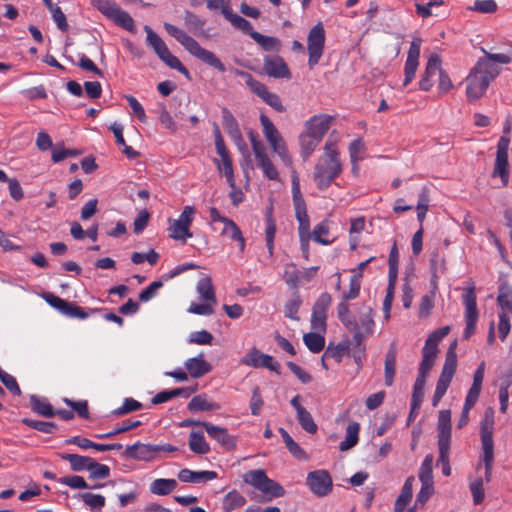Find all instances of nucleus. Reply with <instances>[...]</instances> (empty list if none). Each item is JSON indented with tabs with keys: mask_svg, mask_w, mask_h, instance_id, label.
Here are the masks:
<instances>
[{
	"mask_svg": "<svg viewBox=\"0 0 512 512\" xmlns=\"http://www.w3.org/2000/svg\"><path fill=\"white\" fill-rule=\"evenodd\" d=\"M485 56L479 58L467 75L466 97L469 102H474L486 93L490 83L499 75V64H508L511 57L503 53H488L483 50Z\"/></svg>",
	"mask_w": 512,
	"mask_h": 512,
	"instance_id": "obj_1",
	"label": "nucleus"
},
{
	"mask_svg": "<svg viewBox=\"0 0 512 512\" xmlns=\"http://www.w3.org/2000/svg\"><path fill=\"white\" fill-rule=\"evenodd\" d=\"M341 172L342 163L337 145L328 140L324 145V153L318 158L313 171L317 188L321 191L326 190Z\"/></svg>",
	"mask_w": 512,
	"mask_h": 512,
	"instance_id": "obj_2",
	"label": "nucleus"
},
{
	"mask_svg": "<svg viewBox=\"0 0 512 512\" xmlns=\"http://www.w3.org/2000/svg\"><path fill=\"white\" fill-rule=\"evenodd\" d=\"M164 28L170 36L178 41L195 58L220 72L226 71L225 65L213 52L201 47L200 44L184 30L170 23H164Z\"/></svg>",
	"mask_w": 512,
	"mask_h": 512,
	"instance_id": "obj_3",
	"label": "nucleus"
},
{
	"mask_svg": "<svg viewBox=\"0 0 512 512\" xmlns=\"http://www.w3.org/2000/svg\"><path fill=\"white\" fill-rule=\"evenodd\" d=\"M511 129V120L510 117H507L503 125V135L497 143L496 158L492 174L493 177H500L503 186H507L509 182L508 150L510 145Z\"/></svg>",
	"mask_w": 512,
	"mask_h": 512,
	"instance_id": "obj_4",
	"label": "nucleus"
},
{
	"mask_svg": "<svg viewBox=\"0 0 512 512\" xmlns=\"http://www.w3.org/2000/svg\"><path fill=\"white\" fill-rule=\"evenodd\" d=\"M210 227L238 243L240 252H244L246 241L239 226L230 218L222 216L216 207L209 208Z\"/></svg>",
	"mask_w": 512,
	"mask_h": 512,
	"instance_id": "obj_5",
	"label": "nucleus"
},
{
	"mask_svg": "<svg viewBox=\"0 0 512 512\" xmlns=\"http://www.w3.org/2000/svg\"><path fill=\"white\" fill-rule=\"evenodd\" d=\"M146 32V44L153 49L156 55L170 68L177 70L186 77H189L188 69L181 61L171 54L165 42L161 37L148 25L144 26Z\"/></svg>",
	"mask_w": 512,
	"mask_h": 512,
	"instance_id": "obj_6",
	"label": "nucleus"
},
{
	"mask_svg": "<svg viewBox=\"0 0 512 512\" xmlns=\"http://www.w3.org/2000/svg\"><path fill=\"white\" fill-rule=\"evenodd\" d=\"M243 481L267 496V500L282 497L285 489L273 479H270L263 469L247 471L243 475Z\"/></svg>",
	"mask_w": 512,
	"mask_h": 512,
	"instance_id": "obj_7",
	"label": "nucleus"
},
{
	"mask_svg": "<svg viewBox=\"0 0 512 512\" xmlns=\"http://www.w3.org/2000/svg\"><path fill=\"white\" fill-rule=\"evenodd\" d=\"M238 74L244 78L245 83L249 89L258 97H260L263 102H265L277 112H285L286 108L282 104L281 98L276 93L270 92L264 83L255 79L248 72L239 71Z\"/></svg>",
	"mask_w": 512,
	"mask_h": 512,
	"instance_id": "obj_8",
	"label": "nucleus"
},
{
	"mask_svg": "<svg viewBox=\"0 0 512 512\" xmlns=\"http://www.w3.org/2000/svg\"><path fill=\"white\" fill-rule=\"evenodd\" d=\"M354 329H347L353 334V343L361 347L364 339L374 332L375 322L373 309L370 306H363L359 311V319H352Z\"/></svg>",
	"mask_w": 512,
	"mask_h": 512,
	"instance_id": "obj_9",
	"label": "nucleus"
},
{
	"mask_svg": "<svg viewBox=\"0 0 512 512\" xmlns=\"http://www.w3.org/2000/svg\"><path fill=\"white\" fill-rule=\"evenodd\" d=\"M463 305L465 307V330L464 338L469 339L476 330V325L479 317L477 310V298L475 293L474 282H470V285L464 289L462 295Z\"/></svg>",
	"mask_w": 512,
	"mask_h": 512,
	"instance_id": "obj_10",
	"label": "nucleus"
},
{
	"mask_svg": "<svg viewBox=\"0 0 512 512\" xmlns=\"http://www.w3.org/2000/svg\"><path fill=\"white\" fill-rule=\"evenodd\" d=\"M325 29L322 22L314 25L307 36V49H308V65L313 68L317 65L323 55L325 46Z\"/></svg>",
	"mask_w": 512,
	"mask_h": 512,
	"instance_id": "obj_11",
	"label": "nucleus"
},
{
	"mask_svg": "<svg viewBox=\"0 0 512 512\" xmlns=\"http://www.w3.org/2000/svg\"><path fill=\"white\" fill-rule=\"evenodd\" d=\"M456 342L452 343L446 353L442 372L437 380L434 393L444 396L453 379L457 368Z\"/></svg>",
	"mask_w": 512,
	"mask_h": 512,
	"instance_id": "obj_12",
	"label": "nucleus"
},
{
	"mask_svg": "<svg viewBox=\"0 0 512 512\" xmlns=\"http://www.w3.org/2000/svg\"><path fill=\"white\" fill-rule=\"evenodd\" d=\"M215 147H216V151H217L218 155L221 158L220 161L217 159L215 160V162L217 164L218 171L220 173L224 174L228 184L232 188H234L235 187V179H234L232 160H231L229 152L226 148V145L224 143V140H223L218 128L215 131Z\"/></svg>",
	"mask_w": 512,
	"mask_h": 512,
	"instance_id": "obj_13",
	"label": "nucleus"
},
{
	"mask_svg": "<svg viewBox=\"0 0 512 512\" xmlns=\"http://www.w3.org/2000/svg\"><path fill=\"white\" fill-rule=\"evenodd\" d=\"M243 365L253 368H266L280 374L281 365L272 356L262 353L257 348L250 349L241 359Z\"/></svg>",
	"mask_w": 512,
	"mask_h": 512,
	"instance_id": "obj_14",
	"label": "nucleus"
},
{
	"mask_svg": "<svg viewBox=\"0 0 512 512\" xmlns=\"http://www.w3.org/2000/svg\"><path fill=\"white\" fill-rule=\"evenodd\" d=\"M318 269V266H312L300 271L296 264L288 263L284 269V280L290 288L297 289L300 285L310 282Z\"/></svg>",
	"mask_w": 512,
	"mask_h": 512,
	"instance_id": "obj_15",
	"label": "nucleus"
},
{
	"mask_svg": "<svg viewBox=\"0 0 512 512\" xmlns=\"http://www.w3.org/2000/svg\"><path fill=\"white\" fill-rule=\"evenodd\" d=\"M306 483L311 492L319 497L328 495L332 490V478L327 470L309 472Z\"/></svg>",
	"mask_w": 512,
	"mask_h": 512,
	"instance_id": "obj_16",
	"label": "nucleus"
},
{
	"mask_svg": "<svg viewBox=\"0 0 512 512\" xmlns=\"http://www.w3.org/2000/svg\"><path fill=\"white\" fill-rule=\"evenodd\" d=\"M421 44L422 40L418 37L413 38L411 41L404 65V87L408 86L415 78L419 66Z\"/></svg>",
	"mask_w": 512,
	"mask_h": 512,
	"instance_id": "obj_17",
	"label": "nucleus"
},
{
	"mask_svg": "<svg viewBox=\"0 0 512 512\" xmlns=\"http://www.w3.org/2000/svg\"><path fill=\"white\" fill-rule=\"evenodd\" d=\"M494 412L488 408L480 422V438L482 452L494 451Z\"/></svg>",
	"mask_w": 512,
	"mask_h": 512,
	"instance_id": "obj_18",
	"label": "nucleus"
},
{
	"mask_svg": "<svg viewBox=\"0 0 512 512\" xmlns=\"http://www.w3.org/2000/svg\"><path fill=\"white\" fill-rule=\"evenodd\" d=\"M441 58L437 54H431L426 63L425 71L419 81V89L425 92L431 90L434 85V78L440 72Z\"/></svg>",
	"mask_w": 512,
	"mask_h": 512,
	"instance_id": "obj_19",
	"label": "nucleus"
},
{
	"mask_svg": "<svg viewBox=\"0 0 512 512\" xmlns=\"http://www.w3.org/2000/svg\"><path fill=\"white\" fill-rule=\"evenodd\" d=\"M333 120L334 117L327 114L314 115L305 122V131L322 140Z\"/></svg>",
	"mask_w": 512,
	"mask_h": 512,
	"instance_id": "obj_20",
	"label": "nucleus"
},
{
	"mask_svg": "<svg viewBox=\"0 0 512 512\" xmlns=\"http://www.w3.org/2000/svg\"><path fill=\"white\" fill-rule=\"evenodd\" d=\"M263 68L269 77L291 78L289 67L280 56H267L264 58Z\"/></svg>",
	"mask_w": 512,
	"mask_h": 512,
	"instance_id": "obj_21",
	"label": "nucleus"
},
{
	"mask_svg": "<svg viewBox=\"0 0 512 512\" xmlns=\"http://www.w3.org/2000/svg\"><path fill=\"white\" fill-rule=\"evenodd\" d=\"M300 399V395H296L290 401V404L296 410L298 423L307 433L315 434L318 430L317 424L310 412L301 405Z\"/></svg>",
	"mask_w": 512,
	"mask_h": 512,
	"instance_id": "obj_22",
	"label": "nucleus"
},
{
	"mask_svg": "<svg viewBox=\"0 0 512 512\" xmlns=\"http://www.w3.org/2000/svg\"><path fill=\"white\" fill-rule=\"evenodd\" d=\"M124 453L127 457L136 460L150 461L156 457L157 448L156 444H144L136 442L133 445L127 446Z\"/></svg>",
	"mask_w": 512,
	"mask_h": 512,
	"instance_id": "obj_23",
	"label": "nucleus"
},
{
	"mask_svg": "<svg viewBox=\"0 0 512 512\" xmlns=\"http://www.w3.org/2000/svg\"><path fill=\"white\" fill-rule=\"evenodd\" d=\"M203 427L211 438L227 450H232L236 447L235 438L228 433L226 428L215 426L211 423H204Z\"/></svg>",
	"mask_w": 512,
	"mask_h": 512,
	"instance_id": "obj_24",
	"label": "nucleus"
},
{
	"mask_svg": "<svg viewBox=\"0 0 512 512\" xmlns=\"http://www.w3.org/2000/svg\"><path fill=\"white\" fill-rule=\"evenodd\" d=\"M398 350L395 343H391L384 359V383L387 387H391L394 383L396 374Z\"/></svg>",
	"mask_w": 512,
	"mask_h": 512,
	"instance_id": "obj_25",
	"label": "nucleus"
},
{
	"mask_svg": "<svg viewBox=\"0 0 512 512\" xmlns=\"http://www.w3.org/2000/svg\"><path fill=\"white\" fill-rule=\"evenodd\" d=\"M437 444H451V412L450 410H441L438 415L437 423Z\"/></svg>",
	"mask_w": 512,
	"mask_h": 512,
	"instance_id": "obj_26",
	"label": "nucleus"
},
{
	"mask_svg": "<svg viewBox=\"0 0 512 512\" xmlns=\"http://www.w3.org/2000/svg\"><path fill=\"white\" fill-rule=\"evenodd\" d=\"M184 365L193 378H200L212 369L211 365L204 359L203 354L187 359Z\"/></svg>",
	"mask_w": 512,
	"mask_h": 512,
	"instance_id": "obj_27",
	"label": "nucleus"
},
{
	"mask_svg": "<svg viewBox=\"0 0 512 512\" xmlns=\"http://www.w3.org/2000/svg\"><path fill=\"white\" fill-rule=\"evenodd\" d=\"M217 477L214 471H192L190 469H182L178 473V478L184 483H200L203 481H210Z\"/></svg>",
	"mask_w": 512,
	"mask_h": 512,
	"instance_id": "obj_28",
	"label": "nucleus"
},
{
	"mask_svg": "<svg viewBox=\"0 0 512 512\" xmlns=\"http://www.w3.org/2000/svg\"><path fill=\"white\" fill-rule=\"evenodd\" d=\"M187 408L190 412L215 411L220 409V404L210 400L206 394H199L189 401Z\"/></svg>",
	"mask_w": 512,
	"mask_h": 512,
	"instance_id": "obj_29",
	"label": "nucleus"
},
{
	"mask_svg": "<svg viewBox=\"0 0 512 512\" xmlns=\"http://www.w3.org/2000/svg\"><path fill=\"white\" fill-rule=\"evenodd\" d=\"M196 390H197V385H195L194 387H183V388H175L172 390H164V391L157 393L152 398V403L155 405L165 403L175 397L182 396V395L185 397H189Z\"/></svg>",
	"mask_w": 512,
	"mask_h": 512,
	"instance_id": "obj_30",
	"label": "nucleus"
},
{
	"mask_svg": "<svg viewBox=\"0 0 512 512\" xmlns=\"http://www.w3.org/2000/svg\"><path fill=\"white\" fill-rule=\"evenodd\" d=\"M58 456L65 461H68L72 471L80 472L89 470L93 458L71 453H59Z\"/></svg>",
	"mask_w": 512,
	"mask_h": 512,
	"instance_id": "obj_31",
	"label": "nucleus"
},
{
	"mask_svg": "<svg viewBox=\"0 0 512 512\" xmlns=\"http://www.w3.org/2000/svg\"><path fill=\"white\" fill-rule=\"evenodd\" d=\"M321 141V139L317 138L314 135H310V133L304 130L299 136L302 158L304 160L309 158Z\"/></svg>",
	"mask_w": 512,
	"mask_h": 512,
	"instance_id": "obj_32",
	"label": "nucleus"
},
{
	"mask_svg": "<svg viewBox=\"0 0 512 512\" xmlns=\"http://www.w3.org/2000/svg\"><path fill=\"white\" fill-rule=\"evenodd\" d=\"M178 482L175 479L158 478L150 484V492L154 495L165 496L177 488Z\"/></svg>",
	"mask_w": 512,
	"mask_h": 512,
	"instance_id": "obj_33",
	"label": "nucleus"
},
{
	"mask_svg": "<svg viewBox=\"0 0 512 512\" xmlns=\"http://www.w3.org/2000/svg\"><path fill=\"white\" fill-rule=\"evenodd\" d=\"M265 222H266V228H265L266 247H267L269 256L273 257L274 238H275L277 227H276V222L273 218L272 208L267 210V212L265 214Z\"/></svg>",
	"mask_w": 512,
	"mask_h": 512,
	"instance_id": "obj_34",
	"label": "nucleus"
},
{
	"mask_svg": "<svg viewBox=\"0 0 512 512\" xmlns=\"http://www.w3.org/2000/svg\"><path fill=\"white\" fill-rule=\"evenodd\" d=\"M330 235V221L328 219L322 220L315 225L311 232V238L318 244L330 245L334 239H329Z\"/></svg>",
	"mask_w": 512,
	"mask_h": 512,
	"instance_id": "obj_35",
	"label": "nucleus"
},
{
	"mask_svg": "<svg viewBox=\"0 0 512 512\" xmlns=\"http://www.w3.org/2000/svg\"><path fill=\"white\" fill-rule=\"evenodd\" d=\"M267 142L272 151L280 157L285 165L290 166L292 164V159L289 155L286 142L282 135L272 138Z\"/></svg>",
	"mask_w": 512,
	"mask_h": 512,
	"instance_id": "obj_36",
	"label": "nucleus"
},
{
	"mask_svg": "<svg viewBox=\"0 0 512 512\" xmlns=\"http://www.w3.org/2000/svg\"><path fill=\"white\" fill-rule=\"evenodd\" d=\"M197 292L200 298L206 302H212V304H217L215 289L210 277L201 278L196 286Z\"/></svg>",
	"mask_w": 512,
	"mask_h": 512,
	"instance_id": "obj_37",
	"label": "nucleus"
},
{
	"mask_svg": "<svg viewBox=\"0 0 512 512\" xmlns=\"http://www.w3.org/2000/svg\"><path fill=\"white\" fill-rule=\"evenodd\" d=\"M360 425L358 422H351L346 428L345 439L340 442V451H347L354 447L359 441Z\"/></svg>",
	"mask_w": 512,
	"mask_h": 512,
	"instance_id": "obj_38",
	"label": "nucleus"
},
{
	"mask_svg": "<svg viewBox=\"0 0 512 512\" xmlns=\"http://www.w3.org/2000/svg\"><path fill=\"white\" fill-rule=\"evenodd\" d=\"M30 406L32 411L40 416L50 418L55 415V410L52 405L46 399L40 398L36 395H31Z\"/></svg>",
	"mask_w": 512,
	"mask_h": 512,
	"instance_id": "obj_39",
	"label": "nucleus"
},
{
	"mask_svg": "<svg viewBox=\"0 0 512 512\" xmlns=\"http://www.w3.org/2000/svg\"><path fill=\"white\" fill-rule=\"evenodd\" d=\"M189 448L197 454H207L210 451L209 444L206 442L202 432L192 431L189 437Z\"/></svg>",
	"mask_w": 512,
	"mask_h": 512,
	"instance_id": "obj_40",
	"label": "nucleus"
},
{
	"mask_svg": "<svg viewBox=\"0 0 512 512\" xmlns=\"http://www.w3.org/2000/svg\"><path fill=\"white\" fill-rule=\"evenodd\" d=\"M255 159L257 161L258 167L262 169L265 177H267L270 180H279V173L274 164L272 163V161L270 160L267 152L255 157Z\"/></svg>",
	"mask_w": 512,
	"mask_h": 512,
	"instance_id": "obj_41",
	"label": "nucleus"
},
{
	"mask_svg": "<svg viewBox=\"0 0 512 512\" xmlns=\"http://www.w3.org/2000/svg\"><path fill=\"white\" fill-rule=\"evenodd\" d=\"M245 503V497L237 490H232L225 495L222 502V508L225 512H231L242 507Z\"/></svg>",
	"mask_w": 512,
	"mask_h": 512,
	"instance_id": "obj_42",
	"label": "nucleus"
},
{
	"mask_svg": "<svg viewBox=\"0 0 512 512\" xmlns=\"http://www.w3.org/2000/svg\"><path fill=\"white\" fill-rule=\"evenodd\" d=\"M279 433L282 436V439L286 445L288 451L299 460H306L307 454L306 452L296 443L293 438L289 435V433L284 428H279Z\"/></svg>",
	"mask_w": 512,
	"mask_h": 512,
	"instance_id": "obj_43",
	"label": "nucleus"
},
{
	"mask_svg": "<svg viewBox=\"0 0 512 512\" xmlns=\"http://www.w3.org/2000/svg\"><path fill=\"white\" fill-rule=\"evenodd\" d=\"M295 217L299 223L298 234L299 235H311L310 232V219L307 214L306 205L294 207Z\"/></svg>",
	"mask_w": 512,
	"mask_h": 512,
	"instance_id": "obj_44",
	"label": "nucleus"
},
{
	"mask_svg": "<svg viewBox=\"0 0 512 512\" xmlns=\"http://www.w3.org/2000/svg\"><path fill=\"white\" fill-rule=\"evenodd\" d=\"M168 231H169V236L172 239L180 240L183 243H185L188 238H191L193 236V234L191 233L190 229L187 226L179 223L176 220H174L170 224Z\"/></svg>",
	"mask_w": 512,
	"mask_h": 512,
	"instance_id": "obj_45",
	"label": "nucleus"
},
{
	"mask_svg": "<svg viewBox=\"0 0 512 512\" xmlns=\"http://www.w3.org/2000/svg\"><path fill=\"white\" fill-rule=\"evenodd\" d=\"M303 342L312 353H319L325 346V338L319 333L314 332L305 334Z\"/></svg>",
	"mask_w": 512,
	"mask_h": 512,
	"instance_id": "obj_46",
	"label": "nucleus"
},
{
	"mask_svg": "<svg viewBox=\"0 0 512 512\" xmlns=\"http://www.w3.org/2000/svg\"><path fill=\"white\" fill-rule=\"evenodd\" d=\"M348 350V344L340 342L336 346L329 344L324 351V360L333 359L340 363Z\"/></svg>",
	"mask_w": 512,
	"mask_h": 512,
	"instance_id": "obj_47",
	"label": "nucleus"
},
{
	"mask_svg": "<svg viewBox=\"0 0 512 512\" xmlns=\"http://www.w3.org/2000/svg\"><path fill=\"white\" fill-rule=\"evenodd\" d=\"M141 425V421L139 420H125L121 425H117L113 430L104 433L95 435L96 438L105 439L112 438L118 434L127 432L129 430L135 429Z\"/></svg>",
	"mask_w": 512,
	"mask_h": 512,
	"instance_id": "obj_48",
	"label": "nucleus"
},
{
	"mask_svg": "<svg viewBox=\"0 0 512 512\" xmlns=\"http://www.w3.org/2000/svg\"><path fill=\"white\" fill-rule=\"evenodd\" d=\"M426 383V377L418 375L413 386L412 393V410H419L421 402L424 396V386Z\"/></svg>",
	"mask_w": 512,
	"mask_h": 512,
	"instance_id": "obj_49",
	"label": "nucleus"
},
{
	"mask_svg": "<svg viewBox=\"0 0 512 512\" xmlns=\"http://www.w3.org/2000/svg\"><path fill=\"white\" fill-rule=\"evenodd\" d=\"M236 29L242 31L245 34H248L252 38V34L257 31L253 30L252 24L246 20L245 18L239 16L233 11L226 18Z\"/></svg>",
	"mask_w": 512,
	"mask_h": 512,
	"instance_id": "obj_50",
	"label": "nucleus"
},
{
	"mask_svg": "<svg viewBox=\"0 0 512 512\" xmlns=\"http://www.w3.org/2000/svg\"><path fill=\"white\" fill-rule=\"evenodd\" d=\"M78 497L89 506L91 510H101L106 503L105 497L100 494H93L90 492L80 493Z\"/></svg>",
	"mask_w": 512,
	"mask_h": 512,
	"instance_id": "obj_51",
	"label": "nucleus"
},
{
	"mask_svg": "<svg viewBox=\"0 0 512 512\" xmlns=\"http://www.w3.org/2000/svg\"><path fill=\"white\" fill-rule=\"evenodd\" d=\"M302 304V300L298 292L293 294V297L288 300L284 305V315L286 318L292 320H299L298 311Z\"/></svg>",
	"mask_w": 512,
	"mask_h": 512,
	"instance_id": "obj_52",
	"label": "nucleus"
},
{
	"mask_svg": "<svg viewBox=\"0 0 512 512\" xmlns=\"http://www.w3.org/2000/svg\"><path fill=\"white\" fill-rule=\"evenodd\" d=\"M349 300H342L337 305V317L346 329H354L352 317L350 315Z\"/></svg>",
	"mask_w": 512,
	"mask_h": 512,
	"instance_id": "obj_53",
	"label": "nucleus"
},
{
	"mask_svg": "<svg viewBox=\"0 0 512 512\" xmlns=\"http://www.w3.org/2000/svg\"><path fill=\"white\" fill-rule=\"evenodd\" d=\"M22 423L26 426L46 434H53L57 430L54 422L38 421L29 418H23Z\"/></svg>",
	"mask_w": 512,
	"mask_h": 512,
	"instance_id": "obj_54",
	"label": "nucleus"
},
{
	"mask_svg": "<svg viewBox=\"0 0 512 512\" xmlns=\"http://www.w3.org/2000/svg\"><path fill=\"white\" fill-rule=\"evenodd\" d=\"M184 23L191 32L197 33L198 31L203 30L206 20L191 11H186L184 15Z\"/></svg>",
	"mask_w": 512,
	"mask_h": 512,
	"instance_id": "obj_55",
	"label": "nucleus"
},
{
	"mask_svg": "<svg viewBox=\"0 0 512 512\" xmlns=\"http://www.w3.org/2000/svg\"><path fill=\"white\" fill-rule=\"evenodd\" d=\"M252 39L265 51H273L279 47V40L277 38L266 36L259 32L253 33Z\"/></svg>",
	"mask_w": 512,
	"mask_h": 512,
	"instance_id": "obj_56",
	"label": "nucleus"
},
{
	"mask_svg": "<svg viewBox=\"0 0 512 512\" xmlns=\"http://www.w3.org/2000/svg\"><path fill=\"white\" fill-rule=\"evenodd\" d=\"M450 445L451 444L438 445L439 458L437 460V464L441 465L442 473L445 476H450L451 474V467L449 462Z\"/></svg>",
	"mask_w": 512,
	"mask_h": 512,
	"instance_id": "obj_57",
	"label": "nucleus"
},
{
	"mask_svg": "<svg viewBox=\"0 0 512 512\" xmlns=\"http://www.w3.org/2000/svg\"><path fill=\"white\" fill-rule=\"evenodd\" d=\"M112 20L120 27L124 28L127 31L132 32L134 30V20L130 16V14L124 10H122L120 7L118 10H116V13Z\"/></svg>",
	"mask_w": 512,
	"mask_h": 512,
	"instance_id": "obj_58",
	"label": "nucleus"
},
{
	"mask_svg": "<svg viewBox=\"0 0 512 512\" xmlns=\"http://www.w3.org/2000/svg\"><path fill=\"white\" fill-rule=\"evenodd\" d=\"M414 477H408L404 482L400 495L397 497L395 504L406 507L412 498Z\"/></svg>",
	"mask_w": 512,
	"mask_h": 512,
	"instance_id": "obj_59",
	"label": "nucleus"
},
{
	"mask_svg": "<svg viewBox=\"0 0 512 512\" xmlns=\"http://www.w3.org/2000/svg\"><path fill=\"white\" fill-rule=\"evenodd\" d=\"M92 5L110 19L114 17L116 10L119 8L115 2L109 0H92Z\"/></svg>",
	"mask_w": 512,
	"mask_h": 512,
	"instance_id": "obj_60",
	"label": "nucleus"
},
{
	"mask_svg": "<svg viewBox=\"0 0 512 512\" xmlns=\"http://www.w3.org/2000/svg\"><path fill=\"white\" fill-rule=\"evenodd\" d=\"M259 120L262 126L263 135L267 141L281 135L279 130L276 128V126L269 119L268 116H266L265 114H261Z\"/></svg>",
	"mask_w": 512,
	"mask_h": 512,
	"instance_id": "obj_61",
	"label": "nucleus"
},
{
	"mask_svg": "<svg viewBox=\"0 0 512 512\" xmlns=\"http://www.w3.org/2000/svg\"><path fill=\"white\" fill-rule=\"evenodd\" d=\"M143 405L141 402L133 398H125L123 404L112 411L113 415L122 416L133 411L142 409Z\"/></svg>",
	"mask_w": 512,
	"mask_h": 512,
	"instance_id": "obj_62",
	"label": "nucleus"
},
{
	"mask_svg": "<svg viewBox=\"0 0 512 512\" xmlns=\"http://www.w3.org/2000/svg\"><path fill=\"white\" fill-rule=\"evenodd\" d=\"M365 152V145L361 138L355 139L349 145V155L352 164L363 160V153Z\"/></svg>",
	"mask_w": 512,
	"mask_h": 512,
	"instance_id": "obj_63",
	"label": "nucleus"
},
{
	"mask_svg": "<svg viewBox=\"0 0 512 512\" xmlns=\"http://www.w3.org/2000/svg\"><path fill=\"white\" fill-rule=\"evenodd\" d=\"M89 478L91 479H105L110 476V468L105 464H100L94 459L89 467Z\"/></svg>",
	"mask_w": 512,
	"mask_h": 512,
	"instance_id": "obj_64",
	"label": "nucleus"
}]
</instances>
